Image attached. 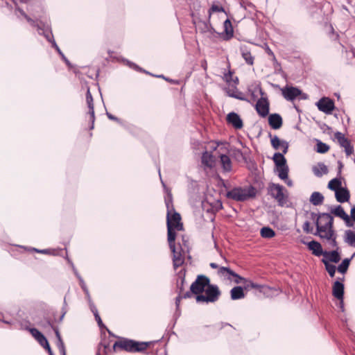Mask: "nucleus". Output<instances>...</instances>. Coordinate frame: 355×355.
I'll return each mask as SVG.
<instances>
[{"label":"nucleus","instance_id":"1","mask_svg":"<svg viewBox=\"0 0 355 355\" xmlns=\"http://www.w3.org/2000/svg\"><path fill=\"white\" fill-rule=\"evenodd\" d=\"M311 219L315 220L316 232L315 235L329 241V245L338 250L336 234L333 230L334 218L327 213L311 214Z\"/></svg>","mask_w":355,"mask_h":355},{"label":"nucleus","instance_id":"2","mask_svg":"<svg viewBox=\"0 0 355 355\" xmlns=\"http://www.w3.org/2000/svg\"><path fill=\"white\" fill-rule=\"evenodd\" d=\"M162 184L164 188L167 191V196L165 197V204L167 209V214H166V222L167 227H168V223L170 224L172 228H175L178 231H181L183 229V225L180 222L181 216L179 213L175 211V209L173 205V198L171 191L168 190L165 184L162 180Z\"/></svg>","mask_w":355,"mask_h":355},{"label":"nucleus","instance_id":"3","mask_svg":"<svg viewBox=\"0 0 355 355\" xmlns=\"http://www.w3.org/2000/svg\"><path fill=\"white\" fill-rule=\"evenodd\" d=\"M150 342H137L133 340L122 338L114 343L113 345L114 350L121 349L128 352H143L149 347Z\"/></svg>","mask_w":355,"mask_h":355},{"label":"nucleus","instance_id":"4","mask_svg":"<svg viewBox=\"0 0 355 355\" xmlns=\"http://www.w3.org/2000/svg\"><path fill=\"white\" fill-rule=\"evenodd\" d=\"M256 196V189L254 187L250 186L245 187H234L226 193V197L229 199L243 202Z\"/></svg>","mask_w":355,"mask_h":355},{"label":"nucleus","instance_id":"5","mask_svg":"<svg viewBox=\"0 0 355 355\" xmlns=\"http://www.w3.org/2000/svg\"><path fill=\"white\" fill-rule=\"evenodd\" d=\"M205 291L206 295H198L196 296V300L197 302H215L220 295V291L216 285L209 284Z\"/></svg>","mask_w":355,"mask_h":355},{"label":"nucleus","instance_id":"6","mask_svg":"<svg viewBox=\"0 0 355 355\" xmlns=\"http://www.w3.org/2000/svg\"><path fill=\"white\" fill-rule=\"evenodd\" d=\"M284 187L275 183L268 185V193L274 198L279 206H284L287 202V196L284 193Z\"/></svg>","mask_w":355,"mask_h":355},{"label":"nucleus","instance_id":"7","mask_svg":"<svg viewBox=\"0 0 355 355\" xmlns=\"http://www.w3.org/2000/svg\"><path fill=\"white\" fill-rule=\"evenodd\" d=\"M257 89L259 91L261 98L258 99L255 109L259 116L266 117L269 113V101L265 92L259 85L257 87Z\"/></svg>","mask_w":355,"mask_h":355},{"label":"nucleus","instance_id":"8","mask_svg":"<svg viewBox=\"0 0 355 355\" xmlns=\"http://www.w3.org/2000/svg\"><path fill=\"white\" fill-rule=\"evenodd\" d=\"M209 279L205 275H198L196 279L192 283L190 287L191 294H196L197 295H202L201 293L205 291V288L209 284Z\"/></svg>","mask_w":355,"mask_h":355},{"label":"nucleus","instance_id":"9","mask_svg":"<svg viewBox=\"0 0 355 355\" xmlns=\"http://www.w3.org/2000/svg\"><path fill=\"white\" fill-rule=\"evenodd\" d=\"M218 275H223L227 277V279L234 282L236 284L247 282V279L241 277L239 275L232 270L230 268L221 266L218 271Z\"/></svg>","mask_w":355,"mask_h":355},{"label":"nucleus","instance_id":"10","mask_svg":"<svg viewBox=\"0 0 355 355\" xmlns=\"http://www.w3.org/2000/svg\"><path fill=\"white\" fill-rule=\"evenodd\" d=\"M331 214L343 219L347 227H352L349 216L345 211L341 205L331 206L329 207Z\"/></svg>","mask_w":355,"mask_h":355},{"label":"nucleus","instance_id":"11","mask_svg":"<svg viewBox=\"0 0 355 355\" xmlns=\"http://www.w3.org/2000/svg\"><path fill=\"white\" fill-rule=\"evenodd\" d=\"M284 98L289 101H294L299 96L302 95V91L297 87L286 86L281 89Z\"/></svg>","mask_w":355,"mask_h":355},{"label":"nucleus","instance_id":"12","mask_svg":"<svg viewBox=\"0 0 355 355\" xmlns=\"http://www.w3.org/2000/svg\"><path fill=\"white\" fill-rule=\"evenodd\" d=\"M316 105L318 110L327 114H331L335 108L334 102L329 98L323 97L320 99Z\"/></svg>","mask_w":355,"mask_h":355},{"label":"nucleus","instance_id":"13","mask_svg":"<svg viewBox=\"0 0 355 355\" xmlns=\"http://www.w3.org/2000/svg\"><path fill=\"white\" fill-rule=\"evenodd\" d=\"M227 123L232 125L235 129H241L243 126V123L240 116L234 112H230L226 117Z\"/></svg>","mask_w":355,"mask_h":355},{"label":"nucleus","instance_id":"14","mask_svg":"<svg viewBox=\"0 0 355 355\" xmlns=\"http://www.w3.org/2000/svg\"><path fill=\"white\" fill-rule=\"evenodd\" d=\"M270 137V142L272 148L275 150H278L280 147L282 148L283 153H286L288 149V143L284 140H280L279 138L275 135L272 137L271 134L269 135Z\"/></svg>","mask_w":355,"mask_h":355},{"label":"nucleus","instance_id":"15","mask_svg":"<svg viewBox=\"0 0 355 355\" xmlns=\"http://www.w3.org/2000/svg\"><path fill=\"white\" fill-rule=\"evenodd\" d=\"M86 102L89 108V114L90 115V120L92 122L91 129L94 128V123L95 120V113L94 107V99L90 92L89 88L88 87L86 93Z\"/></svg>","mask_w":355,"mask_h":355},{"label":"nucleus","instance_id":"16","mask_svg":"<svg viewBox=\"0 0 355 355\" xmlns=\"http://www.w3.org/2000/svg\"><path fill=\"white\" fill-rule=\"evenodd\" d=\"M47 324L49 327L53 329L55 332V336L57 338L56 345L59 349L60 354L61 355H67L64 344L61 338V336H60L58 329L57 327H54L53 324L50 321L47 322Z\"/></svg>","mask_w":355,"mask_h":355},{"label":"nucleus","instance_id":"17","mask_svg":"<svg viewBox=\"0 0 355 355\" xmlns=\"http://www.w3.org/2000/svg\"><path fill=\"white\" fill-rule=\"evenodd\" d=\"M335 197L338 202H348L350 198L349 191L347 188L340 187L335 191Z\"/></svg>","mask_w":355,"mask_h":355},{"label":"nucleus","instance_id":"18","mask_svg":"<svg viewBox=\"0 0 355 355\" xmlns=\"http://www.w3.org/2000/svg\"><path fill=\"white\" fill-rule=\"evenodd\" d=\"M282 123V118L279 114H271L268 117V123L272 129H279Z\"/></svg>","mask_w":355,"mask_h":355},{"label":"nucleus","instance_id":"19","mask_svg":"<svg viewBox=\"0 0 355 355\" xmlns=\"http://www.w3.org/2000/svg\"><path fill=\"white\" fill-rule=\"evenodd\" d=\"M332 294L338 300H341L344 296V284L338 281H336L333 285Z\"/></svg>","mask_w":355,"mask_h":355},{"label":"nucleus","instance_id":"20","mask_svg":"<svg viewBox=\"0 0 355 355\" xmlns=\"http://www.w3.org/2000/svg\"><path fill=\"white\" fill-rule=\"evenodd\" d=\"M202 164L209 168H213L215 164V157L214 155L207 151H205L201 157Z\"/></svg>","mask_w":355,"mask_h":355},{"label":"nucleus","instance_id":"21","mask_svg":"<svg viewBox=\"0 0 355 355\" xmlns=\"http://www.w3.org/2000/svg\"><path fill=\"white\" fill-rule=\"evenodd\" d=\"M324 258L329 261H331L334 263H338L340 260V256L338 252V250L336 249L331 252H324L323 253Z\"/></svg>","mask_w":355,"mask_h":355},{"label":"nucleus","instance_id":"22","mask_svg":"<svg viewBox=\"0 0 355 355\" xmlns=\"http://www.w3.org/2000/svg\"><path fill=\"white\" fill-rule=\"evenodd\" d=\"M175 229L172 228L168 223V227H167V234H168V242L169 245V248L171 251H174V247H175V238H176V233H175Z\"/></svg>","mask_w":355,"mask_h":355},{"label":"nucleus","instance_id":"23","mask_svg":"<svg viewBox=\"0 0 355 355\" xmlns=\"http://www.w3.org/2000/svg\"><path fill=\"white\" fill-rule=\"evenodd\" d=\"M173 252V262L175 268L180 266L184 263V254L180 251H178L176 248L174 247Z\"/></svg>","mask_w":355,"mask_h":355},{"label":"nucleus","instance_id":"24","mask_svg":"<svg viewBox=\"0 0 355 355\" xmlns=\"http://www.w3.org/2000/svg\"><path fill=\"white\" fill-rule=\"evenodd\" d=\"M308 247L309 250H312L313 254L315 256L323 255L324 252L322 251V246L320 243L315 241H311L308 243Z\"/></svg>","mask_w":355,"mask_h":355},{"label":"nucleus","instance_id":"25","mask_svg":"<svg viewBox=\"0 0 355 355\" xmlns=\"http://www.w3.org/2000/svg\"><path fill=\"white\" fill-rule=\"evenodd\" d=\"M220 161L224 172L232 171V162L229 156L224 154L220 155Z\"/></svg>","mask_w":355,"mask_h":355},{"label":"nucleus","instance_id":"26","mask_svg":"<svg viewBox=\"0 0 355 355\" xmlns=\"http://www.w3.org/2000/svg\"><path fill=\"white\" fill-rule=\"evenodd\" d=\"M312 170L314 175L317 177H322L328 173L327 166L322 162H319L316 166H313Z\"/></svg>","mask_w":355,"mask_h":355},{"label":"nucleus","instance_id":"27","mask_svg":"<svg viewBox=\"0 0 355 355\" xmlns=\"http://www.w3.org/2000/svg\"><path fill=\"white\" fill-rule=\"evenodd\" d=\"M231 299L237 300L245 297L243 288L241 286H235L230 291Z\"/></svg>","mask_w":355,"mask_h":355},{"label":"nucleus","instance_id":"28","mask_svg":"<svg viewBox=\"0 0 355 355\" xmlns=\"http://www.w3.org/2000/svg\"><path fill=\"white\" fill-rule=\"evenodd\" d=\"M309 201L312 205L318 206L323 203L324 196L321 193L318 191H314L311 195Z\"/></svg>","mask_w":355,"mask_h":355},{"label":"nucleus","instance_id":"29","mask_svg":"<svg viewBox=\"0 0 355 355\" xmlns=\"http://www.w3.org/2000/svg\"><path fill=\"white\" fill-rule=\"evenodd\" d=\"M196 28L201 33H212V31H214V28L211 27L210 24L209 20H208L207 21H200L198 23Z\"/></svg>","mask_w":355,"mask_h":355},{"label":"nucleus","instance_id":"30","mask_svg":"<svg viewBox=\"0 0 355 355\" xmlns=\"http://www.w3.org/2000/svg\"><path fill=\"white\" fill-rule=\"evenodd\" d=\"M282 153H275L273 155L272 159L275 164L276 167L282 166L286 164V159Z\"/></svg>","mask_w":355,"mask_h":355},{"label":"nucleus","instance_id":"31","mask_svg":"<svg viewBox=\"0 0 355 355\" xmlns=\"http://www.w3.org/2000/svg\"><path fill=\"white\" fill-rule=\"evenodd\" d=\"M345 242L352 247H355V232L346 230L345 233Z\"/></svg>","mask_w":355,"mask_h":355},{"label":"nucleus","instance_id":"32","mask_svg":"<svg viewBox=\"0 0 355 355\" xmlns=\"http://www.w3.org/2000/svg\"><path fill=\"white\" fill-rule=\"evenodd\" d=\"M276 170L277 172L278 177L281 180H286L288 179V166L287 164L276 167Z\"/></svg>","mask_w":355,"mask_h":355},{"label":"nucleus","instance_id":"33","mask_svg":"<svg viewBox=\"0 0 355 355\" xmlns=\"http://www.w3.org/2000/svg\"><path fill=\"white\" fill-rule=\"evenodd\" d=\"M335 138L338 140L339 144L343 148L350 144L349 141L345 138V135L340 132H336L335 133Z\"/></svg>","mask_w":355,"mask_h":355},{"label":"nucleus","instance_id":"34","mask_svg":"<svg viewBox=\"0 0 355 355\" xmlns=\"http://www.w3.org/2000/svg\"><path fill=\"white\" fill-rule=\"evenodd\" d=\"M241 55L243 58L245 60L246 63L252 65L254 63V58L252 56L250 52L245 48L241 49Z\"/></svg>","mask_w":355,"mask_h":355},{"label":"nucleus","instance_id":"35","mask_svg":"<svg viewBox=\"0 0 355 355\" xmlns=\"http://www.w3.org/2000/svg\"><path fill=\"white\" fill-rule=\"evenodd\" d=\"M275 235V232L269 227H263L261 230V236L263 238L270 239Z\"/></svg>","mask_w":355,"mask_h":355},{"label":"nucleus","instance_id":"36","mask_svg":"<svg viewBox=\"0 0 355 355\" xmlns=\"http://www.w3.org/2000/svg\"><path fill=\"white\" fill-rule=\"evenodd\" d=\"M223 26L228 38H231L233 36V28L230 20L227 19L223 23Z\"/></svg>","mask_w":355,"mask_h":355},{"label":"nucleus","instance_id":"37","mask_svg":"<svg viewBox=\"0 0 355 355\" xmlns=\"http://www.w3.org/2000/svg\"><path fill=\"white\" fill-rule=\"evenodd\" d=\"M350 261H351V259L346 258V259H343V261L341 262V263L339 264V266L338 267V272L342 274H345L349 268Z\"/></svg>","mask_w":355,"mask_h":355},{"label":"nucleus","instance_id":"38","mask_svg":"<svg viewBox=\"0 0 355 355\" xmlns=\"http://www.w3.org/2000/svg\"><path fill=\"white\" fill-rule=\"evenodd\" d=\"M322 263L325 266V269L328 272L330 277H333L335 275L336 268L334 265L330 264L327 260L325 259H322Z\"/></svg>","mask_w":355,"mask_h":355},{"label":"nucleus","instance_id":"39","mask_svg":"<svg viewBox=\"0 0 355 355\" xmlns=\"http://www.w3.org/2000/svg\"><path fill=\"white\" fill-rule=\"evenodd\" d=\"M340 187L341 181L338 178H334L328 183V189L334 191Z\"/></svg>","mask_w":355,"mask_h":355},{"label":"nucleus","instance_id":"40","mask_svg":"<svg viewBox=\"0 0 355 355\" xmlns=\"http://www.w3.org/2000/svg\"><path fill=\"white\" fill-rule=\"evenodd\" d=\"M316 147V151L319 153H325L329 149V146L327 144L322 143L320 141H318Z\"/></svg>","mask_w":355,"mask_h":355},{"label":"nucleus","instance_id":"41","mask_svg":"<svg viewBox=\"0 0 355 355\" xmlns=\"http://www.w3.org/2000/svg\"><path fill=\"white\" fill-rule=\"evenodd\" d=\"M191 293L189 291H187L184 294L179 293L178 296L175 299L176 306L178 308L181 299H182V298H189V297H191Z\"/></svg>","mask_w":355,"mask_h":355},{"label":"nucleus","instance_id":"42","mask_svg":"<svg viewBox=\"0 0 355 355\" xmlns=\"http://www.w3.org/2000/svg\"><path fill=\"white\" fill-rule=\"evenodd\" d=\"M245 289L246 290H249L250 288H256V289H258V288H260L261 287V285L258 284H255L251 281H248L247 280V282H245Z\"/></svg>","mask_w":355,"mask_h":355},{"label":"nucleus","instance_id":"43","mask_svg":"<svg viewBox=\"0 0 355 355\" xmlns=\"http://www.w3.org/2000/svg\"><path fill=\"white\" fill-rule=\"evenodd\" d=\"M224 12V8L222 6H219L214 4L212 5L209 10V18L211 17V12Z\"/></svg>","mask_w":355,"mask_h":355},{"label":"nucleus","instance_id":"44","mask_svg":"<svg viewBox=\"0 0 355 355\" xmlns=\"http://www.w3.org/2000/svg\"><path fill=\"white\" fill-rule=\"evenodd\" d=\"M185 282L184 277H180L179 279L177 281V287L179 289V293L182 294V292L184 291V284Z\"/></svg>","mask_w":355,"mask_h":355},{"label":"nucleus","instance_id":"45","mask_svg":"<svg viewBox=\"0 0 355 355\" xmlns=\"http://www.w3.org/2000/svg\"><path fill=\"white\" fill-rule=\"evenodd\" d=\"M76 276L78 277V279L80 280V284L81 286V288H83V290L84 291V292L87 295V298H89L90 295L89 294L88 289L87 288L83 279L78 275V274L76 272Z\"/></svg>","mask_w":355,"mask_h":355},{"label":"nucleus","instance_id":"46","mask_svg":"<svg viewBox=\"0 0 355 355\" xmlns=\"http://www.w3.org/2000/svg\"><path fill=\"white\" fill-rule=\"evenodd\" d=\"M37 340L44 348L49 347V342L43 334Z\"/></svg>","mask_w":355,"mask_h":355},{"label":"nucleus","instance_id":"47","mask_svg":"<svg viewBox=\"0 0 355 355\" xmlns=\"http://www.w3.org/2000/svg\"><path fill=\"white\" fill-rule=\"evenodd\" d=\"M302 229L303 231L306 234L311 233L313 230V228L310 227V223L309 221H306L304 223Z\"/></svg>","mask_w":355,"mask_h":355},{"label":"nucleus","instance_id":"48","mask_svg":"<svg viewBox=\"0 0 355 355\" xmlns=\"http://www.w3.org/2000/svg\"><path fill=\"white\" fill-rule=\"evenodd\" d=\"M30 332L36 340H37L41 336H42V334L35 328L31 329Z\"/></svg>","mask_w":355,"mask_h":355},{"label":"nucleus","instance_id":"49","mask_svg":"<svg viewBox=\"0 0 355 355\" xmlns=\"http://www.w3.org/2000/svg\"><path fill=\"white\" fill-rule=\"evenodd\" d=\"M241 7H243L244 9H247L248 8H254V6L253 3H252L250 1H245V0H243L241 2Z\"/></svg>","mask_w":355,"mask_h":355},{"label":"nucleus","instance_id":"50","mask_svg":"<svg viewBox=\"0 0 355 355\" xmlns=\"http://www.w3.org/2000/svg\"><path fill=\"white\" fill-rule=\"evenodd\" d=\"M88 301H89L90 309H91L92 312L94 313V317H96V314H98V310H97L96 307L95 306V305L92 302L90 297L88 298Z\"/></svg>","mask_w":355,"mask_h":355},{"label":"nucleus","instance_id":"51","mask_svg":"<svg viewBox=\"0 0 355 355\" xmlns=\"http://www.w3.org/2000/svg\"><path fill=\"white\" fill-rule=\"evenodd\" d=\"M344 148H345V153L347 156H349L353 153L354 148L351 146L350 144L349 145L346 146L345 147H344Z\"/></svg>","mask_w":355,"mask_h":355},{"label":"nucleus","instance_id":"52","mask_svg":"<svg viewBox=\"0 0 355 355\" xmlns=\"http://www.w3.org/2000/svg\"><path fill=\"white\" fill-rule=\"evenodd\" d=\"M52 46L53 47H54L56 51L58 52V53L62 56V57H64V54L62 53V52L60 51V48L58 47V46L57 45V44L55 43V40H53L52 42Z\"/></svg>","mask_w":355,"mask_h":355},{"label":"nucleus","instance_id":"53","mask_svg":"<svg viewBox=\"0 0 355 355\" xmlns=\"http://www.w3.org/2000/svg\"><path fill=\"white\" fill-rule=\"evenodd\" d=\"M95 319H96L99 327L101 328V327H104V324L101 320V318L99 314H96Z\"/></svg>","mask_w":355,"mask_h":355},{"label":"nucleus","instance_id":"54","mask_svg":"<svg viewBox=\"0 0 355 355\" xmlns=\"http://www.w3.org/2000/svg\"><path fill=\"white\" fill-rule=\"evenodd\" d=\"M44 36L46 38V40L52 44L53 42V35L51 32H47L44 33Z\"/></svg>","mask_w":355,"mask_h":355},{"label":"nucleus","instance_id":"55","mask_svg":"<svg viewBox=\"0 0 355 355\" xmlns=\"http://www.w3.org/2000/svg\"><path fill=\"white\" fill-rule=\"evenodd\" d=\"M126 62H127V64H128L130 67H131V68H132V69H136V70H140V68H139V67L136 64H135V63H133V62H130V61H126Z\"/></svg>","mask_w":355,"mask_h":355},{"label":"nucleus","instance_id":"56","mask_svg":"<svg viewBox=\"0 0 355 355\" xmlns=\"http://www.w3.org/2000/svg\"><path fill=\"white\" fill-rule=\"evenodd\" d=\"M352 220L355 221V206L351 209L350 216Z\"/></svg>","mask_w":355,"mask_h":355},{"label":"nucleus","instance_id":"57","mask_svg":"<svg viewBox=\"0 0 355 355\" xmlns=\"http://www.w3.org/2000/svg\"><path fill=\"white\" fill-rule=\"evenodd\" d=\"M106 115H107V117H108L110 119H111V120L116 121H119V119L117 117H116V116H113L112 114H110V113H109V112H107V113H106Z\"/></svg>","mask_w":355,"mask_h":355},{"label":"nucleus","instance_id":"58","mask_svg":"<svg viewBox=\"0 0 355 355\" xmlns=\"http://www.w3.org/2000/svg\"><path fill=\"white\" fill-rule=\"evenodd\" d=\"M321 128L324 132H326L327 131H330L331 130V128L327 124H323Z\"/></svg>","mask_w":355,"mask_h":355},{"label":"nucleus","instance_id":"59","mask_svg":"<svg viewBox=\"0 0 355 355\" xmlns=\"http://www.w3.org/2000/svg\"><path fill=\"white\" fill-rule=\"evenodd\" d=\"M201 67L203 68V69H204L205 71H206V70H207V62L206 60H202L201 61Z\"/></svg>","mask_w":355,"mask_h":355},{"label":"nucleus","instance_id":"60","mask_svg":"<svg viewBox=\"0 0 355 355\" xmlns=\"http://www.w3.org/2000/svg\"><path fill=\"white\" fill-rule=\"evenodd\" d=\"M23 15H24V17H26V19H27L28 21H29L31 24H34V21L32 20L30 17H28L24 12H23Z\"/></svg>","mask_w":355,"mask_h":355},{"label":"nucleus","instance_id":"61","mask_svg":"<svg viewBox=\"0 0 355 355\" xmlns=\"http://www.w3.org/2000/svg\"><path fill=\"white\" fill-rule=\"evenodd\" d=\"M257 92H259V91L257 89V87H255V89H254V92H252V94H251V96H252V99H253L254 101V100H256V99H257V96L254 94V92H257Z\"/></svg>","mask_w":355,"mask_h":355},{"label":"nucleus","instance_id":"62","mask_svg":"<svg viewBox=\"0 0 355 355\" xmlns=\"http://www.w3.org/2000/svg\"><path fill=\"white\" fill-rule=\"evenodd\" d=\"M210 267L212 268H220V267H218V264H216V263H210Z\"/></svg>","mask_w":355,"mask_h":355},{"label":"nucleus","instance_id":"63","mask_svg":"<svg viewBox=\"0 0 355 355\" xmlns=\"http://www.w3.org/2000/svg\"><path fill=\"white\" fill-rule=\"evenodd\" d=\"M339 301H340V302H339L340 307L342 309V311H344L343 298L342 299V301L341 300H339Z\"/></svg>","mask_w":355,"mask_h":355},{"label":"nucleus","instance_id":"64","mask_svg":"<svg viewBox=\"0 0 355 355\" xmlns=\"http://www.w3.org/2000/svg\"><path fill=\"white\" fill-rule=\"evenodd\" d=\"M285 180L288 186L291 187L293 185V182L291 180L286 179Z\"/></svg>","mask_w":355,"mask_h":355}]
</instances>
